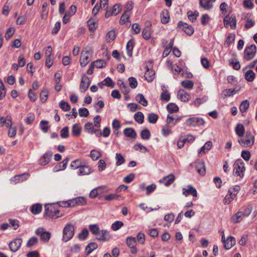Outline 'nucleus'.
<instances>
[{"label":"nucleus","mask_w":257,"mask_h":257,"mask_svg":"<svg viewBox=\"0 0 257 257\" xmlns=\"http://www.w3.org/2000/svg\"><path fill=\"white\" fill-rule=\"evenodd\" d=\"M45 210L44 217L46 219L58 218L61 216L59 215L60 211L54 204H46Z\"/></svg>","instance_id":"obj_1"},{"label":"nucleus","mask_w":257,"mask_h":257,"mask_svg":"<svg viewBox=\"0 0 257 257\" xmlns=\"http://www.w3.org/2000/svg\"><path fill=\"white\" fill-rule=\"evenodd\" d=\"M238 143L243 147L252 146L254 142V137L250 132H246L244 138L238 140Z\"/></svg>","instance_id":"obj_2"},{"label":"nucleus","mask_w":257,"mask_h":257,"mask_svg":"<svg viewBox=\"0 0 257 257\" xmlns=\"http://www.w3.org/2000/svg\"><path fill=\"white\" fill-rule=\"evenodd\" d=\"M233 171L234 175L239 176L240 178H243L244 174L243 172L245 170L244 164L241 159H237L233 165Z\"/></svg>","instance_id":"obj_3"},{"label":"nucleus","mask_w":257,"mask_h":257,"mask_svg":"<svg viewBox=\"0 0 257 257\" xmlns=\"http://www.w3.org/2000/svg\"><path fill=\"white\" fill-rule=\"evenodd\" d=\"M74 234V225L67 223L64 227L63 231L62 240L67 242L70 240L73 236Z\"/></svg>","instance_id":"obj_4"},{"label":"nucleus","mask_w":257,"mask_h":257,"mask_svg":"<svg viewBox=\"0 0 257 257\" xmlns=\"http://www.w3.org/2000/svg\"><path fill=\"white\" fill-rule=\"evenodd\" d=\"M256 53V47L252 44L245 48L244 51L243 59L246 61L252 59Z\"/></svg>","instance_id":"obj_5"},{"label":"nucleus","mask_w":257,"mask_h":257,"mask_svg":"<svg viewBox=\"0 0 257 257\" xmlns=\"http://www.w3.org/2000/svg\"><path fill=\"white\" fill-rule=\"evenodd\" d=\"M223 22L225 28H227L229 25H230L232 29H234L236 28V20L235 17L233 15L231 16L229 15L226 16L223 19Z\"/></svg>","instance_id":"obj_6"},{"label":"nucleus","mask_w":257,"mask_h":257,"mask_svg":"<svg viewBox=\"0 0 257 257\" xmlns=\"http://www.w3.org/2000/svg\"><path fill=\"white\" fill-rule=\"evenodd\" d=\"M178 28L184 31L188 36H191L194 33L193 28L182 21L178 22Z\"/></svg>","instance_id":"obj_7"},{"label":"nucleus","mask_w":257,"mask_h":257,"mask_svg":"<svg viewBox=\"0 0 257 257\" xmlns=\"http://www.w3.org/2000/svg\"><path fill=\"white\" fill-rule=\"evenodd\" d=\"M90 84V78L85 74L83 75L81 78L79 87L80 91L81 92H85L88 88Z\"/></svg>","instance_id":"obj_8"},{"label":"nucleus","mask_w":257,"mask_h":257,"mask_svg":"<svg viewBox=\"0 0 257 257\" xmlns=\"http://www.w3.org/2000/svg\"><path fill=\"white\" fill-rule=\"evenodd\" d=\"M126 243L127 245L131 249V252L135 254L137 252V249L136 247L137 244L136 239L135 237L130 236L126 239Z\"/></svg>","instance_id":"obj_9"},{"label":"nucleus","mask_w":257,"mask_h":257,"mask_svg":"<svg viewBox=\"0 0 257 257\" xmlns=\"http://www.w3.org/2000/svg\"><path fill=\"white\" fill-rule=\"evenodd\" d=\"M22 238L15 239L14 240L12 241L9 243V247L10 250L13 252H16L20 248L22 244Z\"/></svg>","instance_id":"obj_10"},{"label":"nucleus","mask_w":257,"mask_h":257,"mask_svg":"<svg viewBox=\"0 0 257 257\" xmlns=\"http://www.w3.org/2000/svg\"><path fill=\"white\" fill-rule=\"evenodd\" d=\"M90 50H83L81 52V57L80 58V65L82 67L85 66L89 62V57L88 54L89 53Z\"/></svg>","instance_id":"obj_11"},{"label":"nucleus","mask_w":257,"mask_h":257,"mask_svg":"<svg viewBox=\"0 0 257 257\" xmlns=\"http://www.w3.org/2000/svg\"><path fill=\"white\" fill-rule=\"evenodd\" d=\"M111 238V235L109 234V232L105 229L101 230L100 233L96 238L101 241H108Z\"/></svg>","instance_id":"obj_12"},{"label":"nucleus","mask_w":257,"mask_h":257,"mask_svg":"<svg viewBox=\"0 0 257 257\" xmlns=\"http://www.w3.org/2000/svg\"><path fill=\"white\" fill-rule=\"evenodd\" d=\"M52 154H53L51 151L47 152L45 154H44V155L39 160L40 164L43 166L48 164V163L50 161Z\"/></svg>","instance_id":"obj_13"},{"label":"nucleus","mask_w":257,"mask_h":257,"mask_svg":"<svg viewBox=\"0 0 257 257\" xmlns=\"http://www.w3.org/2000/svg\"><path fill=\"white\" fill-rule=\"evenodd\" d=\"M187 187L188 189L183 188V194L185 196H187L188 195L190 194L193 197H196L197 196V192L196 189L191 185H188Z\"/></svg>","instance_id":"obj_14"},{"label":"nucleus","mask_w":257,"mask_h":257,"mask_svg":"<svg viewBox=\"0 0 257 257\" xmlns=\"http://www.w3.org/2000/svg\"><path fill=\"white\" fill-rule=\"evenodd\" d=\"M195 168L198 173L201 175L205 174L206 170L204 162L201 161H198L195 162Z\"/></svg>","instance_id":"obj_15"},{"label":"nucleus","mask_w":257,"mask_h":257,"mask_svg":"<svg viewBox=\"0 0 257 257\" xmlns=\"http://www.w3.org/2000/svg\"><path fill=\"white\" fill-rule=\"evenodd\" d=\"M177 97L182 101L186 102L189 100L190 95L184 90L181 89L178 92Z\"/></svg>","instance_id":"obj_16"},{"label":"nucleus","mask_w":257,"mask_h":257,"mask_svg":"<svg viewBox=\"0 0 257 257\" xmlns=\"http://www.w3.org/2000/svg\"><path fill=\"white\" fill-rule=\"evenodd\" d=\"M146 71L145 73V79L149 82H152L155 77V71L153 70H150L148 66H146Z\"/></svg>","instance_id":"obj_17"},{"label":"nucleus","mask_w":257,"mask_h":257,"mask_svg":"<svg viewBox=\"0 0 257 257\" xmlns=\"http://www.w3.org/2000/svg\"><path fill=\"white\" fill-rule=\"evenodd\" d=\"M235 239L234 237L229 236L224 241V246L226 249H229L235 244Z\"/></svg>","instance_id":"obj_18"},{"label":"nucleus","mask_w":257,"mask_h":257,"mask_svg":"<svg viewBox=\"0 0 257 257\" xmlns=\"http://www.w3.org/2000/svg\"><path fill=\"white\" fill-rule=\"evenodd\" d=\"M98 85L101 88H102L103 85L111 88H113L115 84L110 77H107L104 79L102 82L99 83Z\"/></svg>","instance_id":"obj_19"},{"label":"nucleus","mask_w":257,"mask_h":257,"mask_svg":"<svg viewBox=\"0 0 257 257\" xmlns=\"http://www.w3.org/2000/svg\"><path fill=\"white\" fill-rule=\"evenodd\" d=\"M91 168L87 165H82L80 167L78 174L79 175H89L91 173Z\"/></svg>","instance_id":"obj_20"},{"label":"nucleus","mask_w":257,"mask_h":257,"mask_svg":"<svg viewBox=\"0 0 257 257\" xmlns=\"http://www.w3.org/2000/svg\"><path fill=\"white\" fill-rule=\"evenodd\" d=\"M123 134L126 137L131 138H136L137 136V133L135 130L131 127L125 128L123 130Z\"/></svg>","instance_id":"obj_21"},{"label":"nucleus","mask_w":257,"mask_h":257,"mask_svg":"<svg viewBox=\"0 0 257 257\" xmlns=\"http://www.w3.org/2000/svg\"><path fill=\"white\" fill-rule=\"evenodd\" d=\"M81 127L78 123H75L73 125L72 128V135L74 137H78L80 135L81 131Z\"/></svg>","instance_id":"obj_22"},{"label":"nucleus","mask_w":257,"mask_h":257,"mask_svg":"<svg viewBox=\"0 0 257 257\" xmlns=\"http://www.w3.org/2000/svg\"><path fill=\"white\" fill-rule=\"evenodd\" d=\"M228 193L229 194L226 195L223 199V203L224 204H229L236 195V193H233L231 189L228 190Z\"/></svg>","instance_id":"obj_23"},{"label":"nucleus","mask_w":257,"mask_h":257,"mask_svg":"<svg viewBox=\"0 0 257 257\" xmlns=\"http://www.w3.org/2000/svg\"><path fill=\"white\" fill-rule=\"evenodd\" d=\"M98 247V245L96 242H90L86 246L85 252L86 255H89L93 250Z\"/></svg>","instance_id":"obj_24"},{"label":"nucleus","mask_w":257,"mask_h":257,"mask_svg":"<svg viewBox=\"0 0 257 257\" xmlns=\"http://www.w3.org/2000/svg\"><path fill=\"white\" fill-rule=\"evenodd\" d=\"M161 21L163 24H166L169 22V14L168 10L163 11L161 14Z\"/></svg>","instance_id":"obj_25"},{"label":"nucleus","mask_w":257,"mask_h":257,"mask_svg":"<svg viewBox=\"0 0 257 257\" xmlns=\"http://www.w3.org/2000/svg\"><path fill=\"white\" fill-rule=\"evenodd\" d=\"M26 176H29L28 174L24 173L21 175H15L12 178V181L14 182L15 183H17L18 182L25 180L26 179V177H25Z\"/></svg>","instance_id":"obj_26"},{"label":"nucleus","mask_w":257,"mask_h":257,"mask_svg":"<svg viewBox=\"0 0 257 257\" xmlns=\"http://www.w3.org/2000/svg\"><path fill=\"white\" fill-rule=\"evenodd\" d=\"M136 101L139 103L141 104L144 106H146L148 105V101L146 99L144 96L141 94L139 93L136 97Z\"/></svg>","instance_id":"obj_27"},{"label":"nucleus","mask_w":257,"mask_h":257,"mask_svg":"<svg viewBox=\"0 0 257 257\" xmlns=\"http://www.w3.org/2000/svg\"><path fill=\"white\" fill-rule=\"evenodd\" d=\"M42 209V206L41 204L38 203L32 205L31 207V211L34 214H39Z\"/></svg>","instance_id":"obj_28"},{"label":"nucleus","mask_w":257,"mask_h":257,"mask_svg":"<svg viewBox=\"0 0 257 257\" xmlns=\"http://www.w3.org/2000/svg\"><path fill=\"white\" fill-rule=\"evenodd\" d=\"M134 44V40L133 39H131L127 43L126 49V51H127V54L129 56H132Z\"/></svg>","instance_id":"obj_29"},{"label":"nucleus","mask_w":257,"mask_h":257,"mask_svg":"<svg viewBox=\"0 0 257 257\" xmlns=\"http://www.w3.org/2000/svg\"><path fill=\"white\" fill-rule=\"evenodd\" d=\"M175 177L173 174H170L169 175L165 176L163 178L164 181H165L164 184L165 186H169L171 185L175 180Z\"/></svg>","instance_id":"obj_30"},{"label":"nucleus","mask_w":257,"mask_h":257,"mask_svg":"<svg viewBox=\"0 0 257 257\" xmlns=\"http://www.w3.org/2000/svg\"><path fill=\"white\" fill-rule=\"evenodd\" d=\"M255 76V74L252 70H249L245 73V79L248 82H252Z\"/></svg>","instance_id":"obj_31"},{"label":"nucleus","mask_w":257,"mask_h":257,"mask_svg":"<svg viewBox=\"0 0 257 257\" xmlns=\"http://www.w3.org/2000/svg\"><path fill=\"white\" fill-rule=\"evenodd\" d=\"M91 232L95 235H98L101 230H100L98 225L96 224H90L89 226Z\"/></svg>","instance_id":"obj_32"},{"label":"nucleus","mask_w":257,"mask_h":257,"mask_svg":"<svg viewBox=\"0 0 257 257\" xmlns=\"http://www.w3.org/2000/svg\"><path fill=\"white\" fill-rule=\"evenodd\" d=\"M250 16V14L247 13L246 15V16L244 17V19H246V23L245 24V28L246 29H249L253 26L254 25V22L251 20L249 19V17Z\"/></svg>","instance_id":"obj_33"},{"label":"nucleus","mask_w":257,"mask_h":257,"mask_svg":"<svg viewBox=\"0 0 257 257\" xmlns=\"http://www.w3.org/2000/svg\"><path fill=\"white\" fill-rule=\"evenodd\" d=\"M152 34L151 29L148 28H145L142 31V36L145 40H149L150 39Z\"/></svg>","instance_id":"obj_34"},{"label":"nucleus","mask_w":257,"mask_h":257,"mask_svg":"<svg viewBox=\"0 0 257 257\" xmlns=\"http://www.w3.org/2000/svg\"><path fill=\"white\" fill-rule=\"evenodd\" d=\"M244 217V216H243L242 212L238 211L234 214V215L232 217V219L234 223H238L242 220Z\"/></svg>","instance_id":"obj_35"},{"label":"nucleus","mask_w":257,"mask_h":257,"mask_svg":"<svg viewBox=\"0 0 257 257\" xmlns=\"http://www.w3.org/2000/svg\"><path fill=\"white\" fill-rule=\"evenodd\" d=\"M134 119L139 123L141 124L143 123L144 120V116L142 112L138 111L134 115Z\"/></svg>","instance_id":"obj_36"},{"label":"nucleus","mask_w":257,"mask_h":257,"mask_svg":"<svg viewBox=\"0 0 257 257\" xmlns=\"http://www.w3.org/2000/svg\"><path fill=\"white\" fill-rule=\"evenodd\" d=\"M249 106V101L247 100H243L240 104L239 110L241 112H245Z\"/></svg>","instance_id":"obj_37"},{"label":"nucleus","mask_w":257,"mask_h":257,"mask_svg":"<svg viewBox=\"0 0 257 257\" xmlns=\"http://www.w3.org/2000/svg\"><path fill=\"white\" fill-rule=\"evenodd\" d=\"M200 5L206 10H209L212 7L209 0H200Z\"/></svg>","instance_id":"obj_38"},{"label":"nucleus","mask_w":257,"mask_h":257,"mask_svg":"<svg viewBox=\"0 0 257 257\" xmlns=\"http://www.w3.org/2000/svg\"><path fill=\"white\" fill-rule=\"evenodd\" d=\"M92 63L94 65V67H96L97 68H103L106 64L105 61L103 59H98Z\"/></svg>","instance_id":"obj_39"},{"label":"nucleus","mask_w":257,"mask_h":257,"mask_svg":"<svg viewBox=\"0 0 257 257\" xmlns=\"http://www.w3.org/2000/svg\"><path fill=\"white\" fill-rule=\"evenodd\" d=\"M167 108L171 113L177 112L179 110L178 106L174 103H169L167 105Z\"/></svg>","instance_id":"obj_40"},{"label":"nucleus","mask_w":257,"mask_h":257,"mask_svg":"<svg viewBox=\"0 0 257 257\" xmlns=\"http://www.w3.org/2000/svg\"><path fill=\"white\" fill-rule=\"evenodd\" d=\"M236 134L239 137H242L244 134V127L242 124H238L235 127Z\"/></svg>","instance_id":"obj_41"},{"label":"nucleus","mask_w":257,"mask_h":257,"mask_svg":"<svg viewBox=\"0 0 257 257\" xmlns=\"http://www.w3.org/2000/svg\"><path fill=\"white\" fill-rule=\"evenodd\" d=\"M48 93H49V91L47 89H44L41 92L40 94V98L41 101L43 103H44L46 101V100L48 98Z\"/></svg>","instance_id":"obj_42"},{"label":"nucleus","mask_w":257,"mask_h":257,"mask_svg":"<svg viewBox=\"0 0 257 257\" xmlns=\"http://www.w3.org/2000/svg\"><path fill=\"white\" fill-rule=\"evenodd\" d=\"M141 138L143 140H149L151 137V133L150 131L147 128H145L142 130L141 132Z\"/></svg>","instance_id":"obj_43"},{"label":"nucleus","mask_w":257,"mask_h":257,"mask_svg":"<svg viewBox=\"0 0 257 257\" xmlns=\"http://www.w3.org/2000/svg\"><path fill=\"white\" fill-rule=\"evenodd\" d=\"M182 86L187 89H191L194 86V83L191 80H184L181 82Z\"/></svg>","instance_id":"obj_44"},{"label":"nucleus","mask_w":257,"mask_h":257,"mask_svg":"<svg viewBox=\"0 0 257 257\" xmlns=\"http://www.w3.org/2000/svg\"><path fill=\"white\" fill-rule=\"evenodd\" d=\"M90 157L93 160L96 161L101 157V154L98 151L92 150L90 153Z\"/></svg>","instance_id":"obj_45"},{"label":"nucleus","mask_w":257,"mask_h":257,"mask_svg":"<svg viewBox=\"0 0 257 257\" xmlns=\"http://www.w3.org/2000/svg\"><path fill=\"white\" fill-rule=\"evenodd\" d=\"M87 25L90 31H94L97 27V24L92 19L87 21Z\"/></svg>","instance_id":"obj_46"},{"label":"nucleus","mask_w":257,"mask_h":257,"mask_svg":"<svg viewBox=\"0 0 257 257\" xmlns=\"http://www.w3.org/2000/svg\"><path fill=\"white\" fill-rule=\"evenodd\" d=\"M116 37L115 32L113 30L109 31L106 34V41L107 42H111L113 41Z\"/></svg>","instance_id":"obj_47"},{"label":"nucleus","mask_w":257,"mask_h":257,"mask_svg":"<svg viewBox=\"0 0 257 257\" xmlns=\"http://www.w3.org/2000/svg\"><path fill=\"white\" fill-rule=\"evenodd\" d=\"M75 203L76 205H85L86 204V199L83 197H78L74 198Z\"/></svg>","instance_id":"obj_48"},{"label":"nucleus","mask_w":257,"mask_h":257,"mask_svg":"<svg viewBox=\"0 0 257 257\" xmlns=\"http://www.w3.org/2000/svg\"><path fill=\"white\" fill-rule=\"evenodd\" d=\"M212 145V143L211 142H207L205 145L200 149L198 153L201 154V153H205V150H209L211 148Z\"/></svg>","instance_id":"obj_49"},{"label":"nucleus","mask_w":257,"mask_h":257,"mask_svg":"<svg viewBox=\"0 0 257 257\" xmlns=\"http://www.w3.org/2000/svg\"><path fill=\"white\" fill-rule=\"evenodd\" d=\"M148 119L150 123H155L158 119V115L154 113H150L148 114Z\"/></svg>","instance_id":"obj_50"},{"label":"nucleus","mask_w":257,"mask_h":257,"mask_svg":"<svg viewBox=\"0 0 257 257\" xmlns=\"http://www.w3.org/2000/svg\"><path fill=\"white\" fill-rule=\"evenodd\" d=\"M235 93H236L235 89H226L223 90L222 92V94L225 97L230 96Z\"/></svg>","instance_id":"obj_51"},{"label":"nucleus","mask_w":257,"mask_h":257,"mask_svg":"<svg viewBox=\"0 0 257 257\" xmlns=\"http://www.w3.org/2000/svg\"><path fill=\"white\" fill-rule=\"evenodd\" d=\"M82 165L80 160L77 159L72 162L70 167L73 169H77L78 168H80Z\"/></svg>","instance_id":"obj_52"},{"label":"nucleus","mask_w":257,"mask_h":257,"mask_svg":"<svg viewBox=\"0 0 257 257\" xmlns=\"http://www.w3.org/2000/svg\"><path fill=\"white\" fill-rule=\"evenodd\" d=\"M60 108L65 111H67L70 110V105L66 102L62 100L59 103Z\"/></svg>","instance_id":"obj_53"},{"label":"nucleus","mask_w":257,"mask_h":257,"mask_svg":"<svg viewBox=\"0 0 257 257\" xmlns=\"http://www.w3.org/2000/svg\"><path fill=\"white\" fill-rule=\"evenodd\" d=\"M234 59H231L229 61V65L232 66L234 70H238L240 68L239 62L237 61H234Z\"/></svg>","instance_id":"obj_54"},{"label":"nucleus","mask_w":257,"mask_h":257,"mask_svg":"<svg viewBox=\"0 0 257 257\" xmlns=\"http://www.w3.org/2000/svg\"><path fill=\"white\" fill-rule=\"evenodd\" d=\"M85 130L89 133L93 134L95 130L93 127V124L92 122H88L84 125Z\"/></svg>","instance_id":"obj_55"},{"label":"nucleus","mask_w":257,"mask_h":257,"mask_svg":"<svg viewBox=\"0 0 257 257\" xmlns=\"http://www.w3.org/2000/svg\"><path fill=\"white\" fill-rule=\"evenodd\" d=\"M60 136L62 138L66 139L69 137V127L66 126L63 127L60 132Z\"/></svg>","instance_id":"obj_56"},{"label":"nucleus","mask_w":257,"mask_h":257,"mask_svg":"<svg viewBox=\"0 0 257 257\" xmlns=\"http://www.w3.org/2000/svg\"><path fill=\"white\" fill-rule=\"evenodd\" d=\"M130 17V15L129 14L124 12L120 19L119 24L121 25H123L126 22L128 21Z\"/></svg>","instance_id":"obj_57"},{"label":"nucleus","mask_w":257,"mask_h":257,"mask_svg":"<svg viewBox=\"0 0 257 257\" xmlns=\"http://www.w3.org/2000/svg\"><path fill=\"white\" fill-rule=\"evenodd\" d=\"M123 225V223L121 221H116L112 223L111 228L114 231L117 230Z\"/></svg>","instance_id":"obj_58"},{"label":"nucleus","mask_w":257,"mask_h":257,"mask_svg":"<svg viewBox=\"0 0 257 257\" xmlns=\"http://www.w3.org/2000/svg\"><path fill=\"white\" fill-rule=\"evenodd\" d=\"M115 159L117 160V162L116 163V165L117 166L121 165L125 161V160H124L123 157L120 154H118V153L116 154Z\"/></svg>","instance_id":"obj_59"},{"label":"nucleus","mask_w":257,"mask_h":257,"mask_svg":"<svg viewBox=\"0 0 257 257\" xmlns=\"http://www.w3.org/2000/svg\"><path fill=\"white\" fill-rule=\"evenodd\" d=\"M129 84L130 87L133 88H136L138 86V81L137 79L133 77H131L128 78Z\"/></svg>","instance_id":"obj_60"},{"label":"nucleus","mask_w":257,"mask_h":257,"mask_svg":"<svg viewBox=\"0 0 257 257\" xmlns=\"http://www.w3.org/2000/svg\"><path fill=\"white\" fill-rule=\"evenodd\" d=\"M127 106L132 112H134L137 109L140 110L141 109V107L135 103H128Z\"/></svg>","instance_id":"obj_61"},{"label":"nucleus","mask_w":257,"mask_h":257,"mask_svg":"<svg viewBox=\"0 0 257 257\" xmlns=\"http://www.w3.org/2000/svg\"><path fill=\"white\" fill-rule=\"evenodd\" d=\"M88 230L86 228L82 229V231L79 234L78 237L81 240L85 239L88 235Z\"/></svg>","instance_id":"obj_62"},{"label":"nucleus","mask_w":257,"mask_h":257,"mask_svg":"<svg viewBox=\"0 0 257 257\" xmlns=\"http://www.w3.org/2000/svg\"><path fill=\"white\" fill-rule=\"evenodd\" d=\"M38 242V238L36 237H32L30 238L27 243L28 247H32V246L36 244Z\"/></svg>","instance_id":"obj_63"},{"label":"nucleus","mask_w":257,"mask_h":257,"mask_svg":"<svg viewBox=\"0 0 257 257\" xmlns=\"http://www.w3.org/2000/svg\"><path fill=\"white\" fill-rule=\"evenodd\" d=\"M170 99V94L167 90H163L161 94V99L168 101Z\"/></svg>","instance_id":"obj_64"}]
</instances>
